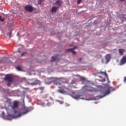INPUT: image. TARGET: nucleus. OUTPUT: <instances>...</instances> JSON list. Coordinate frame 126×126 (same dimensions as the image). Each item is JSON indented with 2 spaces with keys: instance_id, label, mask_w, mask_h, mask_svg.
Wrapping results in <instances>:
<instances>
[{
  "instance_id": "f257e3e1",
  "label": "nucleus",
  "mask_w": 126,
  "mask_h": 126,
  "mask_svg": "<svg viewBox=\"0 0 126 126\" xmlns=\"http://www.w3.org/2000/svg\"><path fill=\"white\" fill-rule=\"evenodd\" d=\"M59 88L61 89L57 90V92L62 94H67L69 92V89L66 87L65 85L62 86V87H59Z\"/></svg>"
},
{
  "instance_id": "f03ea898",
  "label": "nucleus",
  "mask_w": 126,
  "mask_h": 126,
  "mask_svg": "<svg viewBox=\"0 0 126 126\" xmlns=\"http://www.w3.org/2000/svg\"><path fill=\"white\" fill-rule=\"evenodd\" d=\"M24 111L26 112H23V113L18 112L17 111H15L14 113L15 114L17 115V117H21L23 115L28 113L29 111H30V110L29 108H25Z\"/></svg>"
},
{
  "instance_id": "7ed1b4c3",
  "label": "nucleus",
  "mask_w": 126,
  "mask_h": 126,
  "mask_svg": "<svg viewBox=\"0 0 126 126\" xmlns=\"http://www.w3.org/2000/svg\"><path fill=\"white\" fill-rule=\"evenodd\" d=\"M111 92L109 91V89H107L106 88L102 89L101 91V94H103V96H101L100 98H103L107 95H108Z\"/></svg>"
},
{
  "instance_id": "20e7f679",
  "label": "nucleus",
  "mask_w": 126,
  "mask_h": 126,
  "mask_svg": "<svg viewBox=\"0 0 126 126\" xmlns=\"http://www.w3.org/2000/svg\"><path fill=\"white\" fill-rule=\"evenodd\" d=\"M62 79H63V77H61V78L53 77V80L52 81V82H53L54 84L56 85H60L61 83H60V81Z\"/></svg>"
},
{
  "instance_id": "39448f33",
  "label": "nucleus",
  "mask_w": 126,
  "mask_h": 126,
  "mask_svg": "<svg viewBox=\"0 0 126 126\" xmlns=\"http://www.w3.org/2000/svg\"><path fill=\"white\" fill-rule=\"evenodd\" d=\"M82 89L83 91L86 92L87 91H88L90 92H94V89L92 87H90L87 85L83 87Z\"/></svg>"
},
{
  "instance_id": "423d86ee",
  "label": "nucleus",
  "mask_w": 126,
  "mask_h": 126,
  "mask_svg": "<svg viewBox=\"0 0 126 126\" xmlns=\"http://www.w3.org/2000/svg\"><path fill=\"white\" fill-rule=\"evenodd\" d=\"M27 84L28 85H31L32 86H35V85H41V81H39L38 79H36L34 81V82H32V83H30V81H28L27 82Z\"/></svg>"
},
{
  "instance_id": "0eeeda50",
  "label": "nucleus",
  "mask_w": 126,
  "mask_h": 126,
  "mask_svg": "<svg viewBox=\"0 0 126 126\" xmlns=\"http://www.w3.org/2000/svg\"><path fill=\"white\" fill-rule=\"evenodd\" d=\"M4 80H5V81H8V82H12L13 79L11 75L10 74H7L5 75V77Z\"/></svg>"
},
{
  "instance_id": "6e6552de",
  "label": "nucleus",
  "mask_w": 126,
  "mask_h": 126,
  "mask_svg": "<svg viewBox=\"0 0 126 126\" xmlns=\"http://www.w3.org/2000/svg\"><path fill=\"white\" fill-rule=\"evenodd\" d=\"M53 77H49L45 79V84L47 85H50L53 83Z\"/></svg>"
},
{
  "instance_id": "1a4fd4ad",
  "label": "nucleus",
  "mask_w": 126,
  "mask_h": 126,
  "mask_svg": "<svg viewBox=\"0 0 126 126\" xmlns=\"http://www.w3.org/2000/svg\"><path fill=\"white\" fill-rule=\"evenodd\" d=\"M25 9L26 10V11L28 12H32L34 10L33 7L30 5H28L26 6L25 7Z\"/></svg>"
},
{
  "instance_id": "9d476101",
  "label": "nucleus",
  "mask_w": 126,
  "mask_h": 126,
  "mask_svg": "<svg viewBox=\"0 0 126 126\" xmlns=\"http://www.w3.org/2000/svg\"><path fill=\"white\" fill-rule=\"evenodd\" d=\"M126 63V56H124L123 58L120 60V65H123Z\"/></svg>"
},
{
  "instance_id": "9b49d317",
  "label": "nucleus",
  "mask_w": 126,
  "mask_h": 126,
  "mask_svg": "<svg viewBox=\"0 0 126 126\" xmlns=\"http://www.w3.org/2000/svg\"><path fill=\"white\" fill-rule=\"evenodd\" d=\"M19 106V102L17 100L14 101L13 106H12V109H15Z\"/></svg>"
},
{
  "instance_id": "f8f14e48",
  "label": "nucleus",
  "mask_w": 126,
  "mask_h": 126,
  "mask_svg": "<svg viewBox=\"0 0 126 126\" xmlns=\"http://www.w3.org/2000/svg\"><path fill=\"white\" fill-rule=\"evenodd\" d=\"M96 74H104V75L105 76V77H107L108 80H109L108 75V74L106 73V71H104V72L101 71H97V72H96Z\"/></svg>"
},
{
  "instance_id": "ddd939ff",
  "label": "nucleus",
  "mask_w": 126,
  "mask_h": 126,
  "mask_svg": "<svg viewBox=\"0 0 126 126\" xmlns=\"http://www.w3.org/2000/svg\"><path fill=\"white\" fill-rule=\"evenodd\" d=\"M75 48H70L68 49H67L66 50V52H71L72 53H73V55H75L76 54V52L74 51Z\"/></svg>"
},
{
  "instance_id": "4468645a",
  "label": "nucleus",
  "mask_w": 126,
  "mask_h": 126,
  "mask_svg": "<svg viewBox=\"0 0 126 126\" xmlns=\"http://www.w3.org/2000/svg\"><path fill=\"white\" fill-rule=\"evenodd\" d=\"M55 4L58 6L59 7H61V5H62V1L61 0H57Z\"/></svg>"
},
{
  "instance_id": "2eb2a0df",
  "label": "nucleus",
  "mask_w": 126,
  "mask_h": 126,
  "mask_svg": "<svg viewBox=\"0 0 126 126\" xmlns=\"http://www.w3.org/2000/svg\"><path fill=\"white\" fill-rule=\"evenodd\" d=\"M124 52H125V49H119V53L120 56H123Z\"/></svg>"
},
{
  "instance_id": "dca6fc26",
  "label": "nucleus",
  "mask_w": 126,
  "mask_h": 126,
  "mask_svg": "<svg viewBox=\"0 0 126 126\" xmlns=\"http://www.w3.org/2000/svg\"><path fill=\"white\" fill-rule=\"evenodd\" d=\"M60 8V7H56V6H54L52 7L51 9V12H56L57 11V10Z\"/></svg>"
},
{
  "instance_id": "f3484780",
  "label": "nucleus",
  "mask_w": 126,
  "mask_h": 126,
  "mask_svg": "<svg viewBox=\"0 0 126 126\" xmlns=\"http://www.w3.org/2000/svg\"><path fill=\"white\" fill-rule=\"evenodd\" d=\"M81 96L80 95H79V94H77V95H72V97L74 99H80Z\"/></svg>"
},
{
  "instance_id": "a211bd4d",
  "label": "nucleus",
  "mask_w": 126,
  "mask_h": 126,
  "mask_svg": "<svg viewBox=\"0 0 126 126\" xmlns=\"http://www.w3.org/2000/svg\"><path fill=\"white\" fill-rule=\"evenodd\" d=\"M57 59H58V56L57 55L56 56H52V60L51 61V62H56Z\"/></svg>"
},
{
  "instance_id": "6ab92c4d",
  "label": "nucleus",
  "mask_w": 126,
  "mask_h": 126,
  "mask_svg": "<svg viewBox=\"0 0 126 126\" xmlns=\"http://www.w3.org/2000/svg\"><path fill=\"white\" fill-rule=\"evenodd\" d=\"M110 59V56L109 54H107L106 56H105V60H106L107 62H109Z\"/></svg>"
},
{
  "instance_id": "aec40b11",
  "label": "nucleus",
  "mask_w": 126,
  "mask_h": 126,
  "mask_svg": "<svg viewBox=\"0 0 126 126\" xmlns=\"http://www.w3.org/2000/svg\"><path fill=\"white\" fill-rule=\"evenodd\" d=\"M6 60H7L5 59H3L2 60H0V63H5V61Z\"/></svg>"
},
{
  "instance_id": "412c9836",
  "label": "nucleus",
  "mask_w": 126,
  "mask_h": 126,
  "mask_svg": "<svg viewBox=\"0 0 126 126\" xmlns=\"http://www.w3.org/2000/svg\"><path fill=\"white\" fill-rule=\"evenodd\" d=\"M80 80L81 82H84L86 80V79L84 77H81Z\"/></svg>"
},
{
  "instance_id": "4be33fe9",
  "label": "nucleus",
  "mask_w": 126,
  "mask_h": 126,
  "mask_svg": "<svg viewBox=\"0 0 126 126\" xmlns=\"http://www.w3.org/2000/svg\"><path fill=\"white\" fill-rule=\"evenodd\" d=\"M5 102L7 104H11V101L10 99H7L5 101Z\"/></svg>"
},
{
  "instance_id": "5701e85b",
  "label": "nucleus",
  "mask_w": 126,
  "mask_h": 126,
  "mask_svg": "<svg viewBox=\"0 0 126 126\" xmlns=\"http://www.w3.org/2000/svg\"><path fill=\"white\" fill-rule=\"evenodd\" d=\"M16 68L18 71H22L21 67H20L19 66H17Z\"/></svg>"
},
{
  "instance_id": "b1692460",
  "label": "nucleus",
  "mask_w": 126,
  "mask_h": 126,
  "mask_svg": "<svg viewBox=\"0 0 126 126\" xmlns=\"http://www.w3.org/2000/svg\"><path fill=\"white\" fill-rule=\"evenodd\" d=\"M44 1V0H38V3L39 4H41L42 2H43Z\"/></svg>"
},
{
  "instance_id": "393cba45",
  "label": "nucleus",
  "mask_w": 126,
  "mask_h": 126,
  "mask_svg": "<svg viewBox=\"0 0 126 126\" xmlns=\"http://www.w3.org/2000/svg\"><path fill=\"white\" fill-rule=\"evenodd\" d=\"M83 0H77V4H80Z\"/></svg>"
},
{
  "instance_id": "a878e982",
  "label": "nucleus",
  "mask_w": 126,
  "mask_h": 126,
  "mask_svg": "<svg viewBox=\"0 0 126 126\" xmlns=\"http://www.w3.org/2000/svg\"><path fill=\"white\" fill-rule=\"evenodd\" d=\"M12 82H8L7 83V86H8V87L10 86V85H11V83H12Z\"/></svg>"
},
{
  "instance_id": "bb28decb",
  "label": "nucleus",
  "mask_w": 126,
  "mask_h": 126,
  "mask_svg": "<svg viewBox=\"0 0 126 126\" xmlns=\"http://www.w3.org/2000/svg\"><path fill=\"white\" fill-rule=\"evenodd\" d=\"M58 102L61 104H63V101H61V100H59Z\"/></svg>"
},
{
  "instance_id": "cd10ccee",
  "label": "nucleus",
  "mask_w": 126,
  "mask_h": 126,
  "mask_svg": "<svg viewBox=\"0 0 126 126\" xmlns=\"http://www.w3.org/2000/svg\"><path fill=\"white\" fill-rule=\"evenodd\" d=\"M4 112H1V115H2L3 117H4Z\"/></svg>"
},
{
  "instance_id": "c85d7f7f",
  "label": "nucleus",
  "mask_w": 126,
  "mask_h": 126,
  "mask_svg": "<svg viewBox=\"0 0 126 126\" xmlns=\"http://www.w3.org/2000/svg\"><path fill=\"white\" fill-rule=\"evenodd\" d=\"M0 20L1 22H3L4 21V20L2 19L1 16H0Z\"/></svg>"
},
{
  "instance_id": "c756f323",
  "label": "nucleus",
  "mask_w": 126,
  "mask_h": 126,
  "mask_svg": "<svg viewBox=\"0 0 126 126\" xmlns=\"http://www.w3.org/2000/svg\"><path fill=\"white\" fill-rule=\"evenodd\" d=\"M124 83H126V76H125V77H124Z\"/></svg>"
},
{
  "instance_id": "7c9ffc66",
  "label": "nucleus",
  "mask_w": 126,
  "mask_h": 126,
  "mask_svg": "<svg viewBox=\"0 0 126 126\" xmlns=\"http://www.w3.org/2000/svg\"><path fill=\"white\" fill-rule=\"evenodd\" d=\"M25 54H26V52H24V53H23L22 54V56H24Z\"/></svg>"
},
{
  "instance_id": "2f4dec72",
  "label": "nucleus",
  "mask_w": 126,
  "mask_h": 126,
  "mask_svg": "<svg viewBox=\"0 0 126 126\" xmlns=\"http://www.w3.org/2000/svg\"><path fill=\"white\" fill-rule=\"evenodd\" d=\"M39 89H40V90H43L44 87H40Z\"/></svg>"
},
{
  "instance_id": "473e14b6",
  "label": "nucleus",
  "mask_w": 126,
  "mask_h": 126,
  "mask_svg": "<svg viewBox=\"0 0 126 126\" xmlns=\"http://www.w3.org/2000/svg\"><path fill=\"white\" fill-rule=\"evenodd\" d=\"M11 34H12V32L11 31L10 32V36H9L10 38L11 37Z\"/></svg>"
},
{
  "instance_id": "72a5a7b5",
  "label": "nucleus",
  "mask_w": 126,
  "mask_h": 126,
  "mask_svg": "<svg viewBox=\"0 0 126 126\" xmlns=\"http://www.w3.org/2000/svg\"><path fill=\"white\" fill-rule=\"evenodd\" d=\"M79 62H82V58H80V59H79Z\"/></svg>"
},
{
  "instance_id": "f704fd0d",
  "label": "nucleus",
  "mask_w": 126,
  "mask_h": 126,
  "mask_svg": "<svg viewBox=\"0 0 126 126\" xmlns=\"http://www.w3.org/2000/svg\"><path fill=\"white\" fill-rule=\"evenodd\" d=\"M120 1H124V0H120Z\"/></svg>"
},
{
  "instance_id": "c9c22d12",
  "label": "nucleus",
  "mask_w": 126,
  "mask_h": 126,
  "mask_svg": "<svg viewBox=\"0 0 126 126\" xmlns=\"http://www.w3.org/2000/svg\"><path fill=\"white\" fill-rule=\"evenodd\" d=\"M17 35H19V33H17Z\"/></svg>"
},
{
  "instance_id": "e433bc0d",
  "label": "nucleus",
  "mask_w": 126,
  "mask_h": 126,
  "mask_svg": "<svg viewBox=\"0 0 126 126\" xmlns=\"http://www.w3.org/2000/svg\"><path fill=\"white\" fill-rule=\"evenodd\" d=\"M18 52H20V51H18Z\"/></svg>"
}]
</instances>
